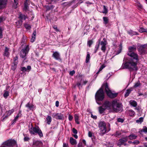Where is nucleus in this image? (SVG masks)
Wrapping results in <instances>:
<instances>
[{"instance_id":"4468645a","label":"nucleus","mask_w":147,"mask_h":147,"mask_svg":"<svg viewBox=\"0 0 147 147\" xmlns=\"http://www.w3.org/2000/svg\"><path fill=\"white\" fill-rule=\"evenodd\" d=\"M9 49L7 47H5L3 55L4 56L8 57L9 55Z\"/></svg>"},{"instance_id":"ddd939ff","label":"nucleus","mask_w":147,"mask_h":147,"mask_svg":"<svg viewBox=\"0 0 147 147\" xmlns=\"http://www.w3.org/2000/svg\"><path fill=\"white\" fill-rule=\"evenodd\" d=\"M127 139L128 137L127 136H126L120 139L119 140L118 145H121L123 144L125 142L127 141Z\"/></svg>"},{"instance_id":"0eeeda50","label":"nucleus","mask_w":147,"mask_h":147,"mask_svg":"<svg viewBox=\"0 0 147 147\" xmlns=\"http://www.w3.org/2000/svg\"><path fill=\"white\" fill-rule=\"evenodd\" d=\"M15 146H17L16 141L10 139L3 142L0 147H8Z\"/></svg>"},{"instance_id":"aec40b11","label":"nucleus","mask_w":147,"mask_h":147,"mask_svg":"<svg viewBox=\"0 0 147 147\" xmlns=\"http://www.w3.org/2000/svg\"><path fill=\"white\" fill-rule=\"evenodd\" d=\"M143 132L146 133H147V127L146 126H144L143 128L140 130L139 131L141 134Z\"/></svg>"},{"instance_id":"393cba45","label":"nucleus","mask_w":147,"mask_h":147,"mask_svg":"<svg viewBox=\"0 0 147 147\" xmlns=\"http://www.w3.org/2000/svg\"><path fill=\"white\" fill-rule=\"evenodd\" d=\"M18 4V0H14V2L13 4V7L15 9L17 7V5Z\"/></svg>"},{"instance_id":"cd10ccee","label":"nucleus","mask_w":147,"mask_h":147,"mask_svg":"<svg viewBox=\"0 0 147 147\" xmlns=\"http://www.w3.org/2000/svg\"><path fill=\"white\" fill-rule=\"evenodd\" d=\"M139 30L141 33L147 32V29H145L142 27L140 28Z\"/></svg>"},{"instance_id":"052dcab7","label":"nucleus","mask_w":147,"mask_h":147,"mask_svg":"<svg viewBox=\"0 0 147 147\" xmlns=\"http://www.w3.org/2000/svg\"><path fill=\"white\" fill-rule=\"evenodd\" d=\"M63 147H68V144L64 143L63 144Z\"/></svg>"},{"instance_id":"49530a36","label":"nucleus","mask_w":147,"mask_h":147,"mask_svg":"<svg viewBox=\"0 0 147 147\" xmlns=\"http://www.w3.org/2000/svg\"><path fill=\"white\" fill-rule=\"evenodd\" d=\"M5 17H0V23L3 20H5Z\"/></svg>"},{"instance_id":"e2e57ef3","label":"nucleus","mask_w":147,"mask_h":147,"mask_svg":"<svg viewBox=\"0 0 147 147\" xmlns=\"http://www.w3.org/2000/svg\"><path fill=\"white\" fill-rule=\"evenodd\" d=\"M139 143V142L138 141H136L134 142V144H138Z\"/></svg>"},{"instance_id":"2eb2a0df","label":"nucleus","mask_w":147,"mask_h":147,"mask_svg":"<svg viewBox=\"0 0 147 147\" xmlns=\"http://www.w3.org/2000/svg\"><path fill=\"white\" fill-rule=\"evenodd\" d=\"M31 67L30 66L28 65L27 66V67L26 68L25 67H21V70L23 71H26L28 72L31 69Z\"/></svg>"},{"instance_id":"b1692460","label":"nucleus","mask_w":147,"mask_h":147,"mask_svg":"<svg viewBox=\"0 0 147 147\" xmlns=\"http://www.w3.org/2000/svg\"><path fill=\"white\" fill-rule=\"evenodd\" d=\"M46 120L47 123L49 125L50 124L52 121L51 117L50 116H47L46 118Z\"/></svg>"},{"instance_id":"69168bd1","label":"nucleus","mask_w":147,"mask_h":147,"mask_svg":"<svg viewBox=\"0 0 147 147\" xmlns=\"http://www.w3.org/2000/svg\"><path fill=\"white\" fill-rule=\"evenodd\" d=\"M102 67H100L99 70L97 72V73L96 74H98L100 72V71H101L102 70Z\"/></svg>"},{"instance_id":"bf43d9fd","label":"nucleus","mask_w":147,"mask_h":147,"mask_svg":"<svg viewBox=\"0 0 147 147\" xmlns=\"http://www.w3.org/2000/svg\"><path fill=\"white\" fill-rule=\"evenodd\" d=\"M59 101H57L56 102V103H55L56 106L57 107H58L59 106Z\"/></svg>"},{"instance_id":"bb28decb","label":"nucleus","mask_w":147,"mask_h":147,"mask_svg":"<svg viewBox=\"0 0 147 147\" xmlns=\"http://www.w3.org/2000/svg\"><path fill=\"white\" fill-rule=\"evenodd\" d=\"M128 138H129V139L130 140H133L135 139H136V136L135 135L133 134H131L129 135L128 137H127Z\"/></svg>"},{"instance_id":"f257e3e1","label":"nucleus","mask_w":147,"mask_h":147,"mask_svg":"<svg viewBox=\"0 0 147 147\" xmlns=\"http://www.w3.org/2000/svg\"><path fill=\"white\" fill-rule=\"evenodd\" d=\"M136 50V48L134 46L129 47L127 55L132 58L127 62H123L121 66L122 69H128L130 71L137 70L136 65L139 58L138 55L134 52Z\"/></svg>"},{"instance_id":"680f3d73","label":"nucleus","mask_w":147,"mask_h":147,"mask_svg":"<svg viewBox=\"0 0 147 147\" xmlns=\"http://www.w3.org/2000/svg\"><path fill=\"white\" fill-rule=\"evenodd\" d=\"M53 28L55 29L56 30V31H58L57 28V27L56 26H53Z\"/></svg>"},{"instance_id":"c03bdc74","label":"nucleus","mask_w":147,"mask_h":147,"mask_svg":"<svg viewBox=\"0 0 147 147\" xmlns=\"http://www.w3.org/2000/svg\"><path fill=\"white\" fill-rule=\"evenodd\" d=\"M122 50V46L121 45V44L120 45V47H119V50L117 51V52L116 53V55H118L119 54V53H120L121 51Z\"/></svg>"},{"instance_id":"e433bc0d","label":"nucleus","mask_w":147,"mask_h":147,"mask_svg":"<svg viewBox=\"0 0 147 147\" xmlns=\"http://www.w3.org/2000/svg\"><path fill=\"white\" fill-rule=\"evenodd\" d=\"M144 118L143 117L140 118L139 119L136 120V122L138 123H141L143 121Z\"/></svg>"},{"instance_id":"338daca9","label":"nucleus","mask_w":147,"mask_h":147,"mask_svg":"<svg viewBox=\"0 0 147 147\" xmlns=\"http://www.w3.org/2000/svg\"><path fill=\"white\" fill-rule=\"evenodd\" d=\"M107 78H105L106 79H108L110 77V74H107Z\"/></svg>"},{"instance_id":"f8f14e48","label":"nucleus","mask_w":147,"mask_h":147,"mask_svg":"<svg viewBox=\"0 0 147 147\" xmlns=\"http://www.w3.org/2000/svg\"><path fill=\"white\" fill-rule=\"evenodd\" d=\"M52 56L55 59L61 61V59L60 57V54L57 51L54 52L52 55Z\"/></svg>"},{"instance_id":"dca6fc26","label":"nucleus","mask_w":147,"mask_h":147,"mask_svg":"<svg viewBox=\"0 0 147 147\" xmlns=\"http://www.w3.org/2000/svg\"><path fill=\"white\" fill-rule=\"evenodd\" d=\"M87 82V81L86 80H81L80 83H78L76 85L79 86V88L80 87H82V86L86 84Z\"/></svg>"},{"instance_id":"6e6d98bb","label":"nucleus","mask_w":147,"mask_h":147,"mask_svg":"<svg viewBox=\"0 0 147 147\" xmlns=\"http://www.w3.org/2000/svg\"><path fill=\"white\" fill-rule=\"evenodd\" d=\"M2 32L1 29L0 28V38H2Z\"/></svg>"},{"instance_id":"20e7f679","label":"nucleus","mask_w":147,"mask_h":147,"mask_svg":"<svg viewBox=\"0 0 147 147\" xmlns=\"http://www.w3.org/2000/svg\"><path fill=\"white\" fill-rule=\"evenodd\" d=\"M98 126L99 129V134L101 136L107 133L110 130V127L107 128L106 123L104 121H101L99 122Z\"/></svg>"},{"instance_id":"f3484780","label":"nucleus","mask_w":147,"mask_h":147,"mask_svg":"<svg viewBox=\"0 0 147 147\" xmlns=\"http://www.w3.org/2000/svg\"><path fill=\"white\" fill-rule=\"evenodd\" d=\"M26 107H27L30 110H33L35 109V106L34 105L30 104L29 103L26 105Z\"/></svg>"},{"instance_id":"5701e85b","label":"nucleus","mask_w":147,"mask_h":147,"mask_svg":"<svg viewBox=\"0 0 147 147\" xmlns=\"http://www.w3.org/2000/svg\"><path fill=\"white\" fill-rule=\"evenodd\" d=\"M130 104L134 107H136L137 105V103L136 101L134 100H131L129 101Z\"/></svg>"},{"instance_id":"37998d69","label":"nucleus","mask_w":147,"mask_h":147,"mask_svg":"<svg viewBox=\"0 0 147 147\" xmlns=\"http://www.w3.org/2000/svg\"><path fill=\"white\" fill-rule=\"evenodd\" d=\"M21 112L20 111L19 113L14 118V120H17L18 118L20 116V114Z\"/></svg>"},{"instance_id":"4be33fe9","label":"nucleus","mask_w":147,"mask_h":147,"mask_svg":"<svg viewBox=\"0 0 147 147\" xmlns=\"http://www.w3.org/2000/svg\"><path fill=\"white\" fill-rule=\"evenodd\" d=\"M70 142L72 145L76 144H77L76 140L72 137H71L70 138Z\"/></svg>"},{"instance_id":"72a5a7b5","label":"nucleus","mask_w":147,"mask_h":147,"mask_svg":"<svg viewBox=\"0 0 147 147\" xmlns=\"http://www.w3.org/2000/svg\"><path fill=\"white\" fill-rule=\"evenodd\" d=\"M4 93L3 95L4 97L5 98H7V97L9 95V92L5 90L4 91Z\"/></svg>"},{"instance_id":"c85d7f7f","label":"nucleus","mask_w":147,"mask_h":147,"mask_svg":"<svg viewBox=\"0 0 147 147\" xmlns=\"http://www.w3.org/2000/svg\"><path fill=\"white\" fill-rule=\"evenodd\" d=\"M75 121L78 124H79L80 123L78 121L79 117L77 114H75L74 115Z\"/></svg>"},{"instance_id":"3c124183","label":"nucleus","mask_w":147,"mask_h":147,"mask_svg":"<svg viewBox=\"0 0 147 147\" xmlns=\"http://www.w3.org/2000/svg\"><path fill=\"white\" fill-rule=\"evenodd\" d=\"M73 132L75 134H76L77 133V131L74 128H73L72 129Z\"/></svg>"},{"instance_id":"f704fd0d","label":"nucleus","mask_w":147,"mask_h":147,"mask_svg":"<svg viewBox=\"0 0 147 147\" xmlns=\"http://www.w3.org/2000/svg\"><path fill=\"white\" fill-rule=\"evenodd\" d=\"M136 5L138 7V8L139 9H142V5L139 2H137L136 3Z\"/></svg>"},{"instance_id":"a878e982","label":"nucleus","mask_w":147,"mask_h":147,"mask_svg":"<svg viewBox=\"0 0 147 147\" xmlns=\"http://www.w3.org/2000/svg\"><path fill=\"white\" fill-rule=\"evenodd\" d=\"M103 19L104 21V23L106 25L109 22V19L107 17H104L103 18Z\"/></svg>"},{"instance_id":"a211bd4d","label":"nucleus","mask_w":147,"mask_h":147,"mask_svg":"<svg viewBox=\"0 0 147 147\" xmlns=\"http://www.w3.org/2000/svg\"><path fill=\"white\" fill-rule=\"evenodd\" d=\"M36 30L34 31L32 35V38L31 39V42H33L35 40L36 38Z\"/></svg>"},{"instance_id":"1a4fd4ad","label":"nucleus","mask_w":147,"mask_h":147,"mask_svg":"<svg viewBox=\"0 0 147 147\" xmlns=\"http://www.w3.org/2000/svg\"><path fill=\"white\" fill-rule=\"evenodd\" d=\"M52 117L57 119L62 120L64 119L63 115L61 113H53L52 115Z\"/></svg>"},{"instance_id":"9d476101","label":"nucleus","mask_w":147,"mask_h":147,"mask_svg":"<svg viewBox=\"0 0 147 147\" xmlns=\"http://www.w3.org/2000/svg\"><path fill=\"white\" fill-rule=\"evenodd\" d=\"M107 44V42L105 38L98 44L101 46V49L103 52H105L106 49V45Z\"/></svg>"},{"instance_id":"de8ad7c7","label":"nucleus","mask_w":147,"mask_h":147,"mask_svg":"<svg viewBox=\"0 0 147 147\" xmlns=\"http://www.w3.org/2000/svg\"><path fill=\"white\" fill-rule=\"evenodd\" d=\"M68 119H69V120L70 121H71L73 119V117L72 116L70 115H69Z\"/></svg>"},{"instance_id":"864d4df0","label":"nucleus","mask_w":147,"mask_h":147,"mask_svg":"<svg viewBox=\"0 0 147 147\" xmlns=\"http://www.w3.org/2000/svg\"><path fill=\"white\" fill-rule=\"evenodd\" d=\"M30 140V138L28 137H25L24 138V140L25 141H28Z\"/></svg>"},{"instance_id":"6ab92c4d","label":"nucleus","mask_w":147,"mask_h":147,"mask_svg":"<svg viewBox=\"0 0 147 147\" xmlns=\"http://www.w3.org/2000/svg\"><path fill=\"white\" fill-rule=\"evenodd\" d=\"M106 109L105 107H103V105L98 107L99 112L100 114L102 113Z\"/></svg>"},{"instance_id":"a18cd8bd","label":"nucleus","mask_w":147,"mask_h":147,"mask_svg":"<svg viewBox=\"0 0 147 147\" xmlns=\"http://www.w3.org/2000/svg\"><path fill=\"white\" fill-rule=\"evenodd\" d=\"M17 65H13L12 64V65L11 69L13 70H14L16 69Z\"/></svg>"},{"instance_id":"4d7b16f0","label":"nucleus","mask_w":147,"mask_h":147,"mask_svg":"<svg viewBox=\"0 0 147 147\" xmlns=\"http://www.w3.org/2000/svg\"><path fill=\"white\" fill-rule=\"evenodd\" d=\"M121 134V133L120 132L117 131L115 135L116 136H118Z\"/></svg>"},{"instance_id":"603ef678","label":"nucleus","mask_w":147,"mask_h":147,"mask_svg":"<svg viewBox=\"0 0 147 147\" xmlns=\"http://www.w3.org/2000/svg\"><path fill=\"white\" fill-rule=\"evenodd\" d=\"M92 41L91 40H89L88 42V44L89 47H90L92 44Z\"/></svg>"},{"instance_id":"09e8293b","label":"nucleus","mask_w":147,"mask_h":147,"mask_svg":"<svg viewBox=\"0 0 147 147\" xmlns=\"http://www.w3.org/2000/svg\"><path fill=\"white\" fill-rule=\"evenodd\" d=\"M117 121L119 122L123 123L124 121V120L121 118H119L117 119Z\"/></svg>"},{"instance_id":"13d9d810","label":"nucleus","mask_w":147,"mask_h":147,"mask_svg":"<svg viewBox=\"0 0 147 147\" xmlns=\"http://www.w3.org/2000/svg\"><path fill=\"white\" fill-rule=\"evenodd\" d=\"M91 117L94 119L97 118V116L96 115H94L92 114L91 115Z\"/></svg>"},{"instance_id":"a19ab883","label":"nucleus","mask_w":147,"mask_h":147,"mask_svg":"<svg viewBox=\"0 0 147 147\" xmlns=\"http://www.w3.org/2000/svg\"><path fill=\"white\" fill-rule=\"evenodd\" d=\"M24 26L25 28L28 29H30L31 28L30 26L28 24L26 23L24 24Z\"/></svg>"},{"instance_id":"7ed1b4c3","label":"nucleus","mask_w":147,"mask_h":147,"mask_svg":"<svg viewBox=\"0 0 147 147\" xmlns=\"http://www.w3.org/2000/svg\"><path fill=\"white\" fill-rule=\"evenodd\" d=\"M103 107L106 109H109L112 108L114 111L118 112L122 111V107L121 104L118 102L117 100H114L111 103L108 100H106L103 104Z\"/></svg>"},{"instance_id":"423d86ee","label":"nucleus","mask_w":147,"mask_h":147,"mask_svg":"<svg viewBox=\"0 0 147 147\" xmlns=\"http://www.w3.org/2000/svg\"><path fill=\"white\" fill-rule=\"evenodd\" d=\"M29 45H26L25 47L22 49L20 51V56L22 58L24 61L27 59L26 56L29 51Z\"/></svg>"},{"instance_id":"c9c22d12","label":"nucleus","mask_w":147,"mask_h":147,"mask_svg":"<svg viewBox=\"0 0 147 147\" xmlns=\"http://www.w3.org/2000/svg\"><path fill=\"white\" fill-rule=\"evenodd\" d=\"M90 59V55L88 53V54L87 55L86 59V63H88L89 62V61Z\"/></svg>"},{"instance_id":"0e129e2a","label":"nucleus","mask_w":147,"mask_h":147,"mask_svg":"<svg viewBox=\"0 0 147 147\" xmlns=\"http://www.w3.org/2000/svg\"><path fill=\"white\" fill-rule=\"evenodd\" d=\"M102 67H100L99 70L97 72V73L96 74H98L100 72V71H101L102 70Z\"/></svg>"},{"instance_id":"ea45409f","label":"nucleus","mask_w":147,"mask_h":147,"mask_svg":"<svg viewBox=\"0 0 147 147\" xmlns=\"http://www.w3.org/2000/svg\"><path fill=\"white\" fill-rule=\"evenodd\" d=\"M108 12V10L106 8L105 6H103V11L102 12V13H107Z\"/></svg>"},{"instance_id":"c756f323","label":"nucleus","mask_w":147,"mask_h":147,"mask_svg":"<svg viewBox=\"0 0 147 147\" xmlns=\"http://www.w3.org/2000/svg\"><path fill=\"white\" fill-rule=\"evenodd\" d=\"M141 85V84L139 81H138L136 83L134 86V88H136L140 87Z\"/></svg>"},{"instance_id":"58836bf2","label":"nucleus","mask_w":147,"mask_h":147,"mask_svg":"<svg viewBox=\"0 0 147 147\" xmlns=\"http://www.w3.org/2000/svg\"><path fill=\"white\" fill-rule=\"evenodd\" d=\"M28 3L27 2H25L24 7V10L25 11H27L28 9Z\"/></svg>"},{"instance_id":"2f4dec72","label":"nucleus","mask_w":147,"mask_h":147,"mask_svg":"<svg viewBox=\"0 0 147 147\" xmlns=\"http://www.w3.org/2000/svg\"><path fill=\"white\" fill-rule=\"evenodd\" d=\"M132 90V88H130L127 90V92L125 95V97L127 96L130 93Z\"/></svg>"},{"instance_id":"473e14b6","label":"nucleus","mask_w":147,"mask_h":147,"mask_svg":"<svg viewBox=\"0 0 147 147\" xmlns=\"http://www.w3.org/2000/svg\"><path fill=\"white\" fill-rule=\"evenodd\" d=\"M14 109H12L11 110L7 111L6 112L7 113V116H9L14 112Z\"/></svg>"},{"instance_id":"412c9836","label":"nucleus","mask_w":147,"mask_h":147,"mask_svg":"<svg viewBox=\"0 0 147 147\" xmlns=\"http://www.w3.org/2000/svg\"><path fill=\"white\" fill-rule=\"evenodd\" d=\"M128 33L131 36L134 35H137L138 34L137 32L131 30L128 31Z\"/></svg>"},{"instance_id":"4c0bfd02","label":"nucleus","mask_w":147,"mask_h":147,"mask_svg":"<svg viewBox=\"0 0 147 147\" xmlns=\"http://www.w3.org/2000/svg\"><path fill=\"white\" fill-rule=\"evenodd\" d=\"M129 115L131 116H134L135 114V112L132 110H129Z\"/></svg>"},{"instance_id":"9b49d317","label":"nucleus","mask_w":147,"mask_h":147,"mask_svg":"<svg viewBox=\"0 0 147 147\" xmlns=\"http://www.w3.org/2000/svg\"><path fill=\"white\" fill-rule=\"evenodd\" d=\"M7 0H0V9H2L6 7Z\"/></svg>"},{"instance_id":"f03ea898","label":"nucleus","mask_w":147,"mask_h":147,"mask_svg":"<svg viewBox=\"0 0 147 147\" xmlns=\"http://www.w3.org/2000/svg\"><path fill=\"white\" fill-rule=\"evenodd\" d=\"M105 90L107 95L110 98H114L118 95L117 93H114L110 89L107 83L103 84L101 87L97 92L95 95V98L97 103L99 105L102 104V102L105 98L103 90Z\"/></svg>"},{"instance_id":"774afa93","label":"nucleus","mask_w":147,"mask_h":147,"mask_svg":"<svg viewBox=\"0 0 147 147\" xmlns=\"http://www.w3.org/2000/svg\"><path fill=\"white\" fill-rule=\"evenodd\" d=\"M73 136L76 139H77L78 138V136L76 134H75L73 135Z\"/></svg>"},{"instance_id":"8fccbe9b","label":"nucleus","mask_w":147,"mask_h":147,"mask_svg":"<svg viewBox=\"0 0 147 147\" xmlns=\"http://www.w3.org/2000/svg\"><path fill=\"white\" fill-rule=\"evenodd\" d=\"M99 47V45H98L97 46L96 45L95 47V49L94 51V53H96Z\"/></svg>"},{"instance_id":"6e6552de","label":"nucleus","mask_w":147,"mask_h":147,"mask_svg":"<svg viewBox=\"0 0 147 147\" xmlns=\"http://www.w3.org/2000/svg\"><path fill=\"white\" fill-rule=\"evenodd\" d=\"M26 18L27 17L25 15H23L21 13H19V18L20 19V20L16 22L17 25L18 23L20 24L19 26L18 25V28H20V26L22 25L23 22L22 20H25Z\"/></svg>"},{"instance_id":"5fc2aeb1","label":"nucleus","mask_w":147,"mask_h":147,"mask_svg":"<svg viewBox=\"0 0 147 147\" xmlns=\"http://www.w3.org/2000/svg\"><path fill=\"white\" fill-rule=\"evenodd\" d=\"M92 133L91 131H89L88 133V136L90 137H91L92 136Z\"/></svg>"},{"instance_id":"7c9ffc66","label":"nucleus","mask_w":147,"mask_h":147,"mask_svg":"<svg viewBox=\"0 0 147 147\" xmlns=\"http://www.w3.org/2000/svg\"><path fill=\"white\" fill-rule=\"evenodd\" d=\"M18 57L17 56L15 57L13 59V65H17L18 62Z\"/></svg>"},{"instance_id":"79ce46f5","label":"nucleus","mask_w":147,"mask_h":147,"mask_svg":"<svg viewBox=\"0 0 147 147\" xmlns=\"http://www.w3.org/2000/svg\"><path fill=\"white\" fill-rule=\"evenodd\" d=\"M74 1L70 2H66L64 3V5H65L70 6L71 5V3H73Z\"/></svg>"},{"instance_id":"39448f33","label":"nucleus","mask_w":147,"mask_h":147,"mask_svg":"<svg viewBox=\"0 0 147 147\" xmlns=\"http://www.w3.org/2000/svg\"><path fill=\"white\" fill-rule=\"evenodd\" d=\"M29 131L32 135H34L37 134H38L40 138L42 137L43 136L42 133L38 126H35L34 127L31 125V127L29 128Z\"/></svg>"}]
</instances>
